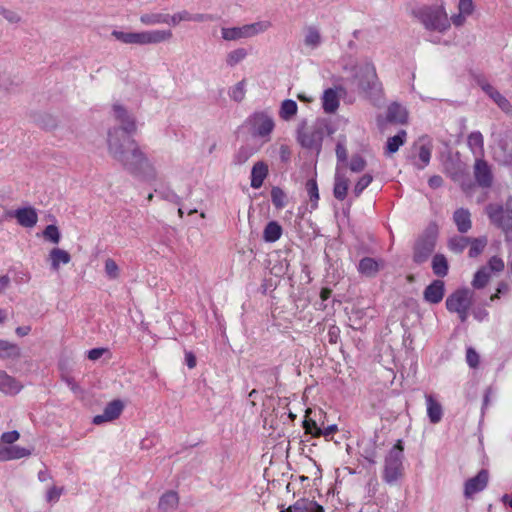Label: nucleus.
Here are the masks:
<instances>
[{
	"label": "nucleus",
	"mask_w": 512,
	"mask_h": 512,
	"mask_svg": "<svg viewBox=\"0 0 512 512\" xmlns=\"http://www.w3.org/2000/svg\"><path fill=\"white\" fill-rule=\"evenodd\" d=\"M487 265H488V268L490 269V271H492V272H501L504 269V262L498 256H492L488 260Z\"/></svg>",
	"instance_id": "13d9d810"
},
{
	"label": "nucleus",
	"mask_w": 512,
	"mask_h": 512,
	"mask_svg": "<svg viewBox=\"0 0 512 512\" xmlns=\"http://www.w3.org/2000/svg\"><path fill=\"white\" fill-rule=\"evenodd\" d=\"M245 79L238 82L234 88L232 89L230 93L231 99H233L235 102H241L245 97Z\"/></svg>",
	"instance_id": "864d4df0"
},
{
	"label": "nucleus",
	"mask_w": 512,
	"mask_h": 512,
	"mask_svg": "<svg viewBox=\"0 0 512 512\" xmlns=\"http://www.w3.org/2000/svg\"><path fill=\"white\" fill-rule=\"evenodd\" d=\"M489 279L490 273L487 271V267L483 266L475 272L471 284L474 289H483L488 284Z\"/></svg>",
	"instance_id": "58836bf2"
},
{
	"label": "nucleus",
	"mask_w": 512,
	"mask_h": 512,
	"mask_svg": "<svg viewBox=\"0 0 512 512\" xmlns=\"http://www.w3.org/2000/svg\"><path fill=\"white\" fill-rule=\"evenodd\" d=\"M304 43L310 47H317L321 43V35L314 27H309L308 33L305 36Z\"/></svg>",
	"instance_id": "09e8293b"
},
{
	"label": "nucleus",
	"mask_w": 512,
	"mask_h": 512,
	"mask_svg": "<svg viewBox=\"0 0 512 512\" xmlns=\"http://www.w3.org/2000/svg\"><path fill=\"white\" fill-rule=\"evenodd\" d=\"M297 110H298V105L294 100L285 99L281 103L280 110H279V116L283 120L289 121L297 114Z\"/></svg>",
	"instance_id": "72a5a7b5"
},
{
	"label": "nucleus",
	"mask_w": 512,
	"mask_h": 512,
	"mask_svg": "<svg viewBox=\"0 0 512 512\" xmlns=\"http://www.w3.org/2000/svg\"><path fill=\"white\" fill-rule=\"evenodd\" d=\"M444 172L455 183H458L463 192L469 193L475 189L476 184L472 181L468 167L460 159L459 152L455 155L448 153L444 163Z\"/></svg>",
	"instance_id": "7ed1b4c3"
},
{
	"label": "nucleus",
	"mask_w": 512,
	"mask_h": 512,
	"mask_svg": "<svg viewBox=\"0 0 512 512\" xmlns=\"http://www.w3.org/2000/svg\"><path fill=\"white\" fill-rule=\"evenodd\" d=\"M378 435L375 433L374 438L372 440L371 446L364 449L362 456L367 460L369 465H374L376 463V441H377Z\"/></svg>",
	"instance_id": "8fccbe9b"
},
{
	"label": "nucleus",
	"mask_w": 512,
	"mask_h": 512,
	"mask_svg": "<svg viewBox=\"0 0 512 512\" xmlns=\"http://www.w3.org/2000/svg\"><path fill=\"white\" fill-rule=\"evenodd\" d=\"M0 390L3 392H19L20 386L18 385V381L8 375L5 371H2V375L0 378Z\"/></svg>",
	"instance_id": "4c0bfd02"
},
{
	"label": "nucleus",
	"mask_w": 512,
	"mask_h": 512,
	"mask_svg": "<svg viewBox=\"0 0 512 512\" xmlns=\"http://www.w3.org/2000/svg\"><path fill=\"white\" fill-rule=\"evenodd\" d=\"M179 503V497L175 491L165 492L159 499L158 509L161 512H167L170 509L176 508Z\"/></svg>",
	"instance_id": "c756f323"
},
{
	"label": "nucleus",
	"mask_w": 512,
	"mask_h": 512,
	"mask_svg": "<svg viewBox=\"0 0 512 512\" xmlns=\"http://www.w3.org/2000/svg\"><path fill=\"white\" fill-rule=\"evenodd\" d=\"M373 181V176L369 173L364 174L359 180L356 182L353 193L356 197H359L361 193L370 185Z\"/></svg>",
	"instance_id": "49530a36"
},
{
	"label": "nucleus",
	"mask_w": 512,
	"mask_h": 512,
	"mask_svg": "<svg viewBox=\"0 0 512 512\" xmlns=\"http://www.w3.org/2000/svg\"><path fill=\"white\" fill-rule=\"evenodd\" d=\"M170 15L161 13L144 14L140 17L143 24L169 23Z\"/></svg>",
	"instance_id": "79ce46f5"
},
{
	"label": "nucleus",
	"mask_w": 512,
	"mask_h": 512,
	"mask_svg": "<svg viewBox=\"0 0 512 512\" xmlns=\"http://www.w3.org/2000/svg\"><path fill=\"white\" fill-rule=\"evenodd\" d=\"M427 415L430 423L437 424L443 416V408L440 402L431 394H426Z\"/></svg>",
	"instance_id": "5701e85b"
},
{
	"label": "nucleus",
	"mask_w": 512,
	"mask_h": 512,
	"mask_svg": "<svg viewBox=\"0 0 512 512\" xmlns=\"http://www.w3.org/2000/svg\"><path fill=\"white\" fill-rule=\"evenodd\" d=\"M6 215L9 218H15L17 223L25 228H32L38 222L37 210L30 205L9 210Z\"/></svg>",
	"instance_id": "f8f14e48"
},
{
	"label": "nucleus",
	"mask_w": 512,
	"mask_h": 512,
	"mask_svg": "<svg viewBox=\"0 0 512 512\" xmlns=\"http://www.w3.org/2000/svg\"><path fill=\"white\" fill-rule=\"evenodd\" d=\"M404 442L399 439L385 457L383 479L391 484L403 475Z\"/></svg>",
	"instance_id": "423d86ee"
},
{
	"label": "nucleus",
	"mask_w": 512,
	"mask_h": 512,
	"mask_svg": "<svg viewBox=\"0 0 512 512\" xmlns=\"http://www.w3.org/2000/svg\"><path fill=\"white\" fill-rule=\"evenodd\" d=\"M105 272L110 279H116L119 277V267L113 259H111V258L106 259Z\"/></svg>",
	"instance_id": "5fc2aeb1"
},
{
	"label": "nucleus",
	"mask_w": 512,
	"mask_h": 512,
	"mask_svg": "<svg viewBox=\"0 0 512 512\" xmlns=\"http://www.w3.org/2000/svg\"><path fill=\"white\" fill-rule=\"evenodd\" d=\"M355 77L358 79L359 90L366 96L371 97L380 91V83L372 63H366L361 66Z\"/></svg>",
	"instance_id": "6e6552de"
},
{
	"label": "nucleus",
	"mask_w": 512,
	"mask_h": 512,
	"mask_svg": "<svg viewBox=\"0 0 512 512\" xmlns=\"http://www.w3.org/2000/svg\"><path fill=\"white\" fill-rule=\"evenodd\" d=\"M104 354L110 355V350L108 348H104V347H97V348H93V349L89 350L87 352V357L91 361H96V360L100 359Z\"/></svg>",
	"instance_id": "bf43d9fd"
},
{
	"label": "nucleus",
	"mask_w": 512,
	"mask_h": 512,
	"mask_svg": "<svg viewBox=\"0 0 512 512\" xmlns=\"http://www.w3.org/2000/svg\"><path fill=\"white\" fill-rule=\"evenodd\" d=\"M286 193L283 191L282 188L278 186H274L271 189V200L273 205L277 209H282L286 205Z\"/></svg>",
	"instance_id": "c03bdc74"
},
{
	"label": "nucleus",
	"mask_w": 512,
	"mask_h": 512,
	"mask_svg": "<svg viewBox=\"0 0 512 512\" xmlns=\"http://www.w3.org/2000/svg\"><path fill=\"white\" fill-rule=\"evenodd\" d=\"M466 361L471 368H477L480 364V356L473 347H468L466 350Z\"/></svg>",
	"instance_id": "6e6d98bb"
},
{
	"label": "nucleus",
	"mask_w": 512,
	"mask_h": 512,
	"mask_svg": "<svg viewBox=\"0 0 512 512\" xmlns=\"http://www.w3.org/2000/svg\"><path fill=\"white\" fill-rule=\"evenodd\" d=\"M247 55V51L244 48H238L231 51L227 55L226 63L227 65L233 67L240 61H242Z\"/></svg>",
	"instance_id": "de8ad7c7"
},
{
	"label": "nucleus",
	"mask_w": 512,
	"mask_h": 512,
	"mask_svg": "<svg viewBox=\"0 0 512 512\" xmlns=\"http://www.w3.org/2000/svg\"><path fill=\"white\" fill-rule=\"evenodd\" d=\"M31 450L17 445L0 446V461L20 459L31 455Z\"/></svg>",
	"instance_id": "aec40b11"
},
{
	"label": "nucleus",
	"mask_w": 512,
	"mask_h": 512,
	"mask_svg": "<svg viewBox=\"0 0 512 512\" xmlns=\"http://www.w3.org/2000/svg\"><path fill=\"white\" fill-rule=\"evenodd\" d=\"M453 220L460 233H466L471 229V214L466 208H458L453 213Z\"/></svg>",
	"instance_id": "b1692460"
},
{
	"label": "nucleus",
	"mask_w": 512,
	"mask_h": 512,
	"mask_svg": "<svg viewBox=\"0 0 512 512\" xmlns=\"http://www.w3.org/2000/svg\"><path fill=\"white\" fill-rule=\"evenodd\" d=\"M33 122L42 129L52 130L57 127V119L45 112H33L31 114Z\"/></svg>",
	"instance_id": "393cba45"
},
{
	"label": "nucleus",
	"mask_w": 512,
	"mask_h": 512,
	"mask_svg": "<svg viewBox=\"0 0 512 512\" xmlns=\"http://www.w3.org/2000/svg\"><path fill=\"white\" fill-rule=\"evenodd\" d=\"M282 233L283 228L277 221H269L263 230V240L267 243H274L280 239Z\"/></svg>",
	"instance_id": "a878e982"
},
{
	"label": "nucleus",
	"mask_w": 512,
	"mask_h": 512,
	"mask_svg": "<svg viewBox=\"0 0 512 512\" xmlns=\"http://www.w3.org/2000/svg\"><path fill=\"white\" fill-rule=\"evenodd\" d=\"M438 237V224L436 221L429 222L414 241L412 260L415 264L421 265L428 261L436 248Z\"/></svg>",
	"instance_id": "f03ea898"
},
{
	"label": "nucleus",
	"mask_w": 512,
	"mask_h": 512,
	"mask_svg": "<svg viewBox=\"0 0 512 512\" xmlns=\"http://www.w3.org/2000/svg\"><path fill=\"white\" fill-rule=\"evenodd\" d=\"M469 241L470 237L456 236L449 239L448 246L453 251L461 253L469 245Z\"/></svg>",
	"instance_id": "a18cd8bd"
},
{
	"label": "nucleus",
	"mask_w": 512,
	"mask_h": 512,
	"mask_svg": "<svg viewBox=\"0 0 512 512\" xmlns=\"http://www.w3.org/2000/svg\"><path fill=\"white\" fill-rule=\"evenodd\" d=\"M367 165L366 160L360 154H354L351 158L349 168L352 172H362Z\"/></svg>",
	"instance_id": "3c124183"
},
{
	"label": "nucleus",
	"mask_w": 512,
	"mask_h": 512,
	"mask_svg": "<svg viewBox=\"0 0 512 512\" xmlns=\"http://www.w3.org/2000/svg\"><path fill=\"white\" fill-rule=\"evenodd\" d=\"M489 481V472L481 469L474 477L469 478L464 484V496L466 499L472 498L475 493L484 490Z\"/></svg>",
	"instance_id": "ddd939ff"
},
{
	"label": "nucleus",
	"mask_w": 512,
	"mask_h": 512,
	"mask_svg": "<svg viewBox=\"0 0 512 512\" xmlns=\"http://www.w3.org/2000/svg\"><path fill=\"white\" fill-rule=\"evenodd\" d=\"M485 212L491 224L502 230L505 241L512 242V196L507 198L505 206L489 203L485 207Z\"/></svg>",
	"instance_id": "20e7f679"
},
{
	"label": "nucleus",
	"mask_w": 512,
	"mask_h": 512,
	"mask_svg": "<svg viewBox=\"0 0 512 512\" xmlns=\"http://www.w3.org/2000/svg\"><path fill=\"white\" fill-rule=\"evenodd\" d=\"M385 261L372 257H363L358 264V272L368 278H374L380 270L384 269Z\"/></svg>",
	"instance_id": "f3484780"
},
{
	"label": "nucleus",
	"mask_w": 512,
	"mask_h": 512,
	"mask_svg": "<svg viewBox=\"0 0 512 512\" xmlns=\"http://www.w3.org/2000/svg\"><path fill=\"white\" fill-rule=\"evenodd\" d=\"M21 356V350L17 344L0 339V358L18 359Z\"/></svg>",
	"instance_id": "7c9ffc66"
},
{
	"label": "nucleus",
	"mask_w": 512,
	"mask_h": 512,
	"mask_svg": "<svg viewBox=\"0 0 512 512\" xmlns=\"http://www.w3.org/2000/svg\"><path fill=\"white\" fill-rule=\"evenodd\" d=\"M63 491V488H58L56 486L51 487L47 494H46V500L48 502L57 501Z\"/></svg>",
	"instance_id": "338daca9"
},
{
	"label": "nucleus",
	"mask_w": 512,
	"mask_h": 512,
	"mask_svg": "<svg viewBox=\"0 0 512 512\" xmlns=\"http://www.w3.org/2000/svg\"><path fill=\"white\" fill-rule=\"evenodd\" d=\"M431 267H432L433 273L437 277L443 278L448 275L449 263L444 254H441V253L435 254L432 258Z\"/></svg>",
	"instance_id": "bb28decb"
},
{
	"label": "nucleus",
	"mask_w": 512,
	"mask_h": 512,
	"mask_svg": "<svg viewBox=\"0 0 512 512\" xmlns=\"http://www.w3.org/2000/svg\"><path fill=\"white\" fill-rule=\"evenodd\" d=\"M270 26L269 22H256L253 24H248L247 28L249 29V36H254L258 34L259 32L265 31Z\"/></svg>",
	"instance_id": "680f3d73"
},
{
	"label": "nucleus",
	"mask_w": 512,
	"mask_h": 512,
	"mask_svg": "<svg viewBox=\"0 0 512 512\" xmlns=\"http://www.w3.org/2000/svg\"><path fill=\"white\" fill-rule=\"evenodd\" d=\"M431 157V149L430 147L426 145H422L419 148V158L424 163V165H427L430 161Z\"/></svg>",
	"instance_id": "774afa93"
},
{
	"label": "nucleus",
	"mask_w": 512,
	"mask_h": 512,
	"mask_svg": "<svg viewBox=\"0 0 512 512\" xmlns=\"http://www.w3.org/2000/svg\"><path fill=\"white\" fill-rule=\"evenodd\" d=\"M386 121L393 124H407L408 112L399 103L393 102L387 108Z\"/></svg>",
	"instance_id": "6ab92c4d"
},
{
	"label": "nucleus",
	"mask_w": 512,
	"mask_h": 512,
	"mask_svg": "<svg viewBox=\"0 0 512 512\" xmlns=\"http://www.w3.org/2000/svg\"><path fill=\"white\" fill-rule=\"evenodd\" d=\"M488 239L486 236H480L477 238L470 237V249H469V257L470 258H476L479 256L487 246Z\"/></svg>",
	"instance_id": "f704fd0d"
},
{
	"label": "nucleus",
	"mask_w": 512,
	"mask_h": 512,
	"mask_svg": "<svg viewBox=\"0 0 512 512\" xmlns=\"http://www.w3.org/2000/svg\"><path fill=\"white\" fill-rule=\"evenodd\" d=\"M474 178L481 188H490L493 184V174L490 165L484 159H476L474 164Z\"/></svg>",
	"instance_id": "4468645a"
},
{
	"label": "nucleus",
	"mask_w": 512,
	"mask_h": 512,
	"mask_svg": "<svg viewBox=\"0 0 512 512\" xmlns=\"http://www.w3.org/2000/svg\"><path fill=\"white\" fill-rule=\"evenodd\" d=\"M307 125L306 120H302L297 128V141L301 145V147L306 149L315 150L317 154L321 152L322 143H323V132L321 131V127H318L317 124L313 126V130L311 133L304 132V128Z\"/></svg>",
	"instance_id": "1a4fd4ad"
},
{
	"label": "nucleus",
	"mask_w": 512,
	"mask_h": 512,
	"mask_svg": "<svg viewBox=\"0 0 512 512\" xmlns=\"http://www.w3.org/2000/svg\"><path fill=\"white\" fill-rule=\"evenodd\" d=\"M473 296V290L467 287L458 288L447 297L445 302L446 309L449 312H454L465 307L471 308L474 302Z\"/></svg>",
	"instance_id": "9d476101"
},
{
	"label": "nucleus",
	"mask_w": 512,
	"mask_h": 512,
	"mask_svg": "<svg viewBox=\"0 0 512 512\" xmlns=\"http://www.w3.org/2000/svg\"><path fill=\"white\" fill-rule=\"evenodd\" d=\"M111 35L118 41L124 44H155L172 37L171 30H156V31H145V32H124L119 30H113Z\"/></svg>",
	"instance_id": "39448f33"
},
{
	"label": "nucleus",
	"mask_w": 512,
	"mask_h": 512,
	"mask_svg": "<svg viewBox=\"0 0 512 512\" xmlns=\"http://www.w3.org/2000/svg\"><path fill=\"white\" fill-rule=\"evenodd\" d=\"M491 99L498 105V107L508 113L512 110V106L508 99H506L498 90L494 93Z\"/></svg>",
	"instance_id": "603ef678"
},
{
	"label": "nucleus",
	"mask_w": 512,
	"mask_h": 512,
	"mask_svg": "<svg viewBox=\"0 0 512 512\" xmlns=\"http://www.w3.org/2000/svg\"><path fill=\"white\" fill-rule=\"evenodd\" d=\"M318 127H321L323 134L326 132L327 135L331 136L335 133L336 129L331 122L326 118H321L316 121Z\"/></svg>",
	"instance_id": "052dcab7"
},
{
	"label": "nucleus",
	"mask_w": 512,
	"mask_h": 512,
	"mask_svg": "<svg viewBox=\"0 0 512 512\" xmlns=\"http://www.w3.org/2000/svg\"><path fill=\"white\" fill-rule=\"evenodd\" d=\"M467 142H468L469 147H471V148L478 147L481 150H483L484 140H483V135L481 134V132L475 131V132L470 133V135L468 136Z\"/></svg>",
	"instance_id": "4d7b16f0"
},
{
	"label": "nucleus",
	"mask_w": 512,
	"mask_h": 512,
	"mask_svg": "<svg viewBox=\"0 0 512 512\" xmlns=\"http://www.w3.org/2000/svg\"><path fill=\"white\" fill-rule=\"evenodd\" d=\"M419 19L427 30L443 32L450 27V22L443 6L422 9L419 12Z\"/></svg>",
	"instance_id": "0eeeda50"
},
{
	"label": "nucleus",
	"mask_w": 512,
	"mask_h": 512,
	"mask_svg": "<svg viewBox=\"0 0 512 512\" xmlns=\"http://www.w3.org/2000/svg\"><path fill=\"white\" fill-rule=\"evenodd\" d=\"M340 105L337 90L334 88H327L324 90L322 96V107L325 113L333 114L337 111Z\"/></svg>",
	"instance_id": "4be33fe9"
},
{
	"label": "nucleus",
	"mask_w": 512,
	"mask_h": 512,
	"mask_svg": "<svg viewBox=\"0 0 512 512\" xmlns=\"http://www.w3.org/2000/svg\"><path fill=\"white\" fill-rule=\"evenodd\" d=\"M255 152L256 150L252 146H241L234 156L235 164L241 165L245 163Z\"/></svg>",
	"instance_id": "37998d69"
},
{
	"label": "nucleus",
	"mask_w": 512,
	"mask_h": 512,
	"mask_svg": "<svg viewBox=\"0 0 512 512\" xmlns=\"http://www.w3.org/2000/svg\"><path fill=\"white\" fill-rule=\"evenodd\" d=\"M458 9L466 15H471L474 11L473 0H459Z\"/></svg>",
	"instance_id": "69168bd1"
},
{
	"label": "nucleus",
	"mask_w": 512,
	"mask_h": 512,
	"mask_svg": "<svg viewBox=\"0 0 512 512\" xmlns=\"http://www.w3.org/2000/svg\"><path fill=\"white\" fill-rule=\"evenodd\" d=\"M20 438V433L17 430L4 432L1 435V441L5 444L13 445Z\"/></svg>",
	"instance_id": "e2e57ef3"
},
{
	"label": "nucleus",
	"mask_w": 512,
	"mask_h": 512,
	"mask_svg": "<svg viewBox=\"0 0 512 512\" xmlns=\"http://www.w3.org/2000/svg\"><path fill=\"white\" fill-rule=\"evenodd\" d=\"M306 190L311 202V208L316 209L319 200V189L316 180V172L314 173V177L308 179V181L306 182Z\"/></svg>",
	"instance_id": "e433bc0d"
},
{
	"label": "nucleus",
	"mask_w": 512,
	"mask_h": 512,
	"mask_svg": "<svg viewBox=\"0 0 512 512\" xmlns=\"http://www.w3.org/2000/svg\"><path fill=\"white\" fill-rule=\"evenodd\" d=\"M124 409V403L120 399H114L104 408V413L110 421L117 419Z\"/></svg>",
	"instance_id": "c9c22d12"
},
{
	"label": "nucleus",
	"mask_w": 512,
	"mask_h": 512,
	"mask_svg": "<svg viewBox=\"0 0 512 512\" xmlns=\"http://www.w3.org/2000/svg\"><path fill=\"white\" fill-rule=\"evenodd\" d=\"M268 174L269 168L267 163L264 161L256 162L251 169V187L253 189L261 188Z\"/></svg>",
	"instance_id": "a211bd4d"
},
{
	"label": "nucleus",
	"mask_w": 512,
	"mask_h": 512,
	"mask_svg": "<svg viewBox=\"0 0 512 512\" xmlns=\"http://www.w3.org/2000/svg\"><path fill=\"white\" fill-rule=\"evenodd\" d=\"M42 236L52 244H58L61 240V233L55 224L47 225L42 231Z\"/></svg>",
	"instance_id": "a19ab883"
},
{
	"label": "nucleus",
	"mask_w": 512,
	"mask_h": 512,
	"mask_svg": "<svg viewBox=\"0 0 512 512\" xmlns=\"http://www.w3.org/2000/svg\"><path fill=\"white\" fill-rule=\"evenodd\" d=\"M445 295V282L441 279L433 280L423 291V299L430 304L440 303Z\"/></svg>",
	"instance_id": "dca6fc26"
},
{
	"label": "nucleus",
	"mask_w": 512,
	"mask_h": 512,
	"mask_svg": "<svg viewBox=\"0 0 512 512\" xmlns=\"http://www.w3.org/2000/svg\"><path fill=\"white\" fill-rule=\"evenodd\" d=\"M249 29L247 25L242 27L222 28V37L227 41L238 40L240 38H247L249 36Z\"/></svg>",
	"instance_id": "2f4dec72"
},
{
	"label": "nucleus",
	"mask_w": 512,
	"mask_h": 512,
	"mask_svg": "<svg viewBox=\"0 0 512 512\" xmlns=\"http://www.w3.org/2000/svg\"><path fill=\"white\" fill-rule=\"evenodd\" d=\"M49 256L51 259V267L54 270L59 268L60 263L68 264L71 261L70 254L66 250L60 248H53L50 251Z\"/></svg>",
	"instance_id": "473e14b6"
},
{
	"label": "nucleus",
	"mask_w": 512,
	"mask_h": 512,
	"mask_svg": "<svg viewBox=\"0 0 512 512\" xmlns=\"http://www.w3.org/2000/svg\"><path fill=\"white\" fill-rule=\"evenodd\" d=\"M0 13L10 23H18L21 20V17L16 12L4 7L0 8Z\"/></svg>",
	"instance_id": "0e129e2a"
},
{
	"label": "nucleus",
	"mask_w": 512,
	"mask_h": 512,
	"mask_svg": "<svg viewBox=\"0 0 512 512\" xmlns=\"http://www.w3.org/2000/svg\"><path fill=\"white\" fill-rule=\"evenodd\" d=\"M494 159L500 165L512 166V137H504L498 141Z\"/></svg>",
	"instance_id": "2eb2a0df"
},
{
	"label": "nucleus",
	"mask_w": 512,
	"mask_h": 512,
	"mask_svg": "<svg viewBox=\"0 0 512 512\" xmlns=\"http://www.w3.org/2000/svg\"><path fill=\"white\" fill-rule=\"evenodd\" d=\"M291 508L294 509L293 512H324L322 505L307 498L298 499Z\"/></svg>",
	"instance_id": "cd10ccee"
},
{
	"label": "nucleus",
	"mask_w": 512,
	"mask_h": 512,
	"mask_svg": "<svg viewBox=\"0 0 512 512\" xmlns=\"http://www.w3.org/2000/svg\"><path fill=\"white\" fill-rule=\"evenodd\" d=\"M248 123L253 136H269L275 127L274 120L265 112H255L249 117Z\"/></svg>",
	"instance_id": "9b49d317"
},
{
	"label": "nucleus",
	"mask_w": 512,
	"mask_h": 512,
	"mask_svg": "<svg viewBox=\"0 0 512 512\" xmlns=\"http://www.w3.org/2000/svg\"><path fill=\"white\" fill-rule=\"evenodd\" d=\"M349 184V179L337 168L333 187V195L337 200L343 201L347 197Z\"/></svg>",
	"instance_id": "412c9836"
},
{
	"label": "nucleus",
	"mask_w": 512,
	"mask_h": 512,
	"mask_svg": "<svg viewBox=\"0 0 512 512\" xmlns=\"http://www.w3.org/2000/svg\"><path fill=\"white\" fill-rule=\"evenodd\" d=\"M113 111L120 124L108 130L109 153L133 176L146 181L155 180V168L134 139L137 132L136 118L121 104H114Z\"/></svg>",
	"instance_id": "f257e3e1"
},
{
	"label": "nucleus",
	"mask_w": 512,
	"mask_h": 512,
	"mask_svg": "<svg viewBox=\"0 0 512 512\" xmlns=\"http://www.w3.org/2000/svg\"><path fill=\"white\" fill-rule=\"evenodd\" d=\"M311 412V409L308 408L306 410L305 419L302 422L303 429L305 430V434H310L313 438H319L320 427L317 422L308 417V414Z\"/></svg>",
	"instance_id": "ea45409f"
},
{
	"label": "nucleus",
	"mask_w": 512,
	"mask_h": 512,
	"mask_svg": "<svg viewBox=\"0 0 512 512\" xmlns=\"http://www.w3.org/2000/svg\"><path fill=\"white\" fill-rule=\"evenodd\" d=\"M407 133L401 129L398 133L392 137H389L385 146V154L392 155L398 151V149L406 142Z\"/></svg>",
	"instance_id": "c85d7f7f"
}]
</instances>
